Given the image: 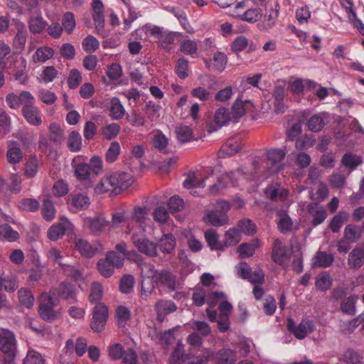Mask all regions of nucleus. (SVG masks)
<instances>
[{"label":"nucleus","instance_id":"49530a36","mask_svg":"<svg viewBox=\"0 0 364 364\" xmlns=\"http://www.w3.org/2000/svg\"><path fill=\"white\" fill-rule=\"evenodd\" d=\"M19 237L18 232L15 231L7 224L0 225V240L14 242Z\"/></svg>","mask_w":364,"mask_h":364},{"label":"nucleus","instance_id":"412c9836","mask_svg":"<svg viewBox=\"0 0 364 364\" xmlns=\"http://www.w3.org/2000/svg\"><path fill=\"white\" fill-rule=\"evenodd\" d=\"M16 341L14 333L8 330L4 331L0 336V350L5 355H16Z\"/></svg>","mask_w":364,"mask_h":364},{"label":"nucleus","instance_id":"b1692460","mask_svg":"<svg viewBox=\"0 0 364 364\" xmlns=\"http://www.w3.org/2000/svg\"><path fill=\"white\" fill-rule=\"evenodd\" d=\"M110 175L112 180L114 194H119L132 184V177L130 174L127 173L119 172Z\"/></svg>","mask_w":364,"mask_h":364},{"label":"nucleus","instance_id":"de8ad7c7","mask_svg":"<svg viewBox=\"0 0 364 364\" xmlns=\"http://www.w3.org/2000/svg\"><path fill=\"white\" fill-rule=\"evenodd\" d=\"M176 133L178 140L181 143L189 142L193 139V130L189 126L177 127Z\"/></svg>","mask_w":364,"mask_h":364},{"label":"nucleus","instance_id":"4468645a","mask_svg":"<svg viewBox=\"0 0 364 364\" xmlns=\"http://www.w3.org/2000/svg\"><path fill=\"white\" fill-rule=\"evenodd\" d=\"M91 328L95 332L102 331L108 317L107 307L103 304H97L93 309Z\"/></svg>","mask_w":364,"mask_h":364},{"label":"nucleus","instance_id":"423d86ee","mask_svg":"<svg viewBox=\"0 0 364 364\" xmlns=\"http://www.w3.org/2000/svg\"><path fill=\"white\" fill-rule=\"evenodd\" d=\"M254 110L255 105L252 101L242 95L237 97L231 107V112L235 122H237L247 113L253 112Z\"/></svg>","mask_w":364,"mask_h":364},{"label":"nucleus","instance_id":"bb28decb","mask_svg":"<svg viewBox=\"0 0 364 364\" xmlns=\"http://www.w3.org/2000/svg\"><path fill=\"white\" fill-rule=\"evenodd\" d=\"M230 122H235L232 112H230L228 108L219 107L215 113L213 128L217 130L228 124Z\"/></svg>","mask_w":364,"mask_h":364},{"label":"nucleus","instance_id":"5fc2aeb1","mask_svg":"<svg viewBox=\"0 0 364 364\" xmlns=\"http://www.w3.org/2000/svg\"><path fill=\"white\" fill-rule=\"evenodd\" d=\"M315 285L318 289L326 291L332 285V278L328 273L323 272L316 277Z\"/></svg>","mask_w":364,"mask_h":364},{"label":"nucleus","instance_id":"6e6552de","mask_svg":"<svg viewBox=\"0 0 364 364\" xmlns=\"http://www.w3.org/2000/svg\"><path fill=\"white\" fill-rule=\"evenodd\" d=\"M314 323L309 319H303L299 324H296L291 318L287 321V329L299 340L305 338L307 335L314 330Z\"/></svg>","mask_w":364,"mask_h":364},{"label":"nucleus","instance_id":"603ef678","mask_svg":"<svg viewBox=\"0 0 364 364\" xmlns=\"http://www.w3.org/2000/svg\"><path fill=\"white\" fill-rule=\"evenodd\" d=\"M262 77L261 73H257L251 77H243L240 80V87L243 90H250L252 88H257L262 90L259 87V82Z\"/></svg>","mask_w":364,"mask_h":364},{"label":"nucleus","instance_id":"a211bd4d","mask_svg":"<svg viewBox=\"0 0 364 364\" xmlns=\"http://www.w3.org/2000/svg\"><path fill=\"white\" fill-rule=\"evenodd\" d=\"M69 210L73 213L86 210L90 204V200L89 197L83 193H72L68 200Z\"/></svg>","mask_w":364,"mask_h":364},{"label":"nucleus","instance_id":"8fccbe9b","mask_svg":"<svg viewBox=\"0 0 364 364\" xmlns=\"http://www.w3.org/2000/svg\"><path fill=\"white\" fill-rule=\"evenodd\" d=\"M53 50L48 46L38 48L33 55L35 62L44 63L53 55Z\"/></svg>","mask_w":364,"mask_h":364},{"label":"nucleus","instance_id":"37998d69","mask_svg":"<svg viewBox=\"0 0 364 364\" xmlns=\"http://www.w3.org/2000/svg\"><path fill=\"white\" fill-rule=\"evenodd\" d=\"M362 230L360 228L353 224H349L344 229V237L350 242H355L361 237Z\"/></svg>","mask_w":364,"mask_h":364},{"label":"nucleus","instance_id":"6ab92c4d","mask_svg":"<svg viewBox=\"0 0 364 364\" xmlns=\"http://www.w3.org/2000/svg\"><path fill=\"white\" fill-rule=\"evenodd\" d=\"M84 226L95 235H100L106 228L109 226V221L106 220L103 217L96 218L87 217L84 220Z\"/></svg>","mask_w":364,"mask_h":364},{"label":"nucleus","instance_id":"aec40b11","mask_svg":"<svg viewBox=\"0 0 364 364\" xmlns=\"http://www.w3.org/2000/svg\"><path fill=\"white\" fill-rule=\"evenodd\" d=\"M290 257L288 248L280 239L274 240L272 245V260L277 264L282 265Z\"/></svg>","mask_w":364,"mask_h":364},{"label":"nucleus","instance_id":"ddd939ff","mask_svg":"<svg viewBox=\"0 0 364 364\" xmlns=\"http://www.w3.org/2000/svg\"><path fill=\"white\" fill-rule=\"evenodd\" d=\"M147 215L148 213L145 207H135L133 210L132 218L127 223L125 233L127 235L135 233L133 230V223H135L138 225L139 230L144 232L145 230L146 221L148 220Z\"/></svg>","mask_w":364,"mask_h":364},{"label":"nucleus","instance_id":"0eeeda50","mask_svg":"<svg viewBox=\"0 0 364 364\" xmlns=\"http://www.w3.org/2000/svg\"><path fill=\"white\" fill-rule=\"evenodd\" d=\"M246 3L242 1L235 6L234 16L249 23L257 21L262 16V9L258 7L247 9Z\"/></svg>","mask_w":364,"mask_h":364},{"label":"nucleus","instance_id":"bf43d9fd","mask_svg":"<svg viewBox=\"0 0 364 364\" xmlns=\"http://www.w3.org/2000/svg\"><path fill=\"white\" fill-rule=\"evenodd\" d=\"M205 239L211 250H220L222 245L219 243L218 235L213 229H209L205 232Z\"/></svg>","mask_w":364,"mask_h":364},{"label":"nucleus","instance_id":"c756f323","mask_svg":"<svg viewBox=\"0 0 364 364\" xmlns=\"http://www.w3.org/2000/svg\"><path fill=\"white\" fill-rule=\"evenodd\" d=\"M155 309L158 319L162 321L166 315L176 311L177 306L171 301L160 300L155 304Z\"/></svg>","mask_w":364,"mask_h":364},{"label":"nucleus","instance_id":"cd10ccee","mask_svg":"<svg viewBox=\"0 0 364 364\" xmlns=\"http://www.w3.org/2000/svg\"><path fill=\"white\" fill-rule=\"evenodd\" d=\"M7 145L6 159L8 162L11 164L19 163L23 159V153L18 144L16 141H9Z\"/></svg>","mask_w":364,"mask_h":364},{"label":"nucleus","instance_id":"f03ea898","mask_svg":"<svg viewBox=\"0 0 364 364\" xmlns=\"http://www.w3.org/2000/svg\"><path fill=\"white\" fill-rule=\"evenodd\" d=\"M55 291L43 292L39 298L38 314L40 317L48 322H53L60 316V311L55 307L58 303V298H55Z\"/></svg>","mask_w":364,"mask_h":364},{"label":"nucleus","instance_id":"6e6d98bb","mask_svg":"<svg viewBox=\"0 0 364 364\" xmlns=\"http://www.w3.org/2000/svg\"><path fill=\"white\" fill-rule=\"evenodd\" d=\"M95 191L98 194H102L109 191L114 193V186L111 175L102 178L100 182L95 186Z\"/></svg>","mask_w":364,"mask_h":364},{"label":"nucleus","instance_id":"a19ab883","mask_svg":"<svg viewBox=\"0 0 364 364\" xmlns=\"http://www.w3.org/2000/svg\"><path fill=\"white\" fill-rule=\"evenodd\" d=\"M215 358L220 364H234L236 361V353L230 349H223L217 352Z\"/></svg>","mask_w":364,"mask_h":364},{"label":"nucleus","instance_id":"f8f14e48","mask_svg":"<svg viewBox=\"0 0 364 364\" xmlns=\"http://www.w3.org/2000/svg\"><path fill=\"white\" fill-rule=\"evenodd\" d=\"M132 240L134 247L140 252L149 257H156L158 245L145 237H137L136 233H132Z\"/></svg>","mask_w":364,"mask_h":364},{"label":"nucleus","instance_id":"79ce46f5","mask_svg":"<svg viewBox=\"0 0 364 364\" xmlns=\"http://www.w3.org/2000/svg\"><path fill=\"white\" fill-rule=\"evenodd\" d=\"M18 31L14 40V46L18 50H22L26 44L27 38V31L25 25L23 23H18L17 25Z\"/></svg>","mask_w":364,"mask_h":364},{"label":"nucleus","instance_id":"c9c22d12","mask_svg":"<svg viewBox=\"0 0 364 364\" xmlns=\"http://www.w3.org/2000/svg\"><path fill=\"white\" fill-rule=\"evenodd\" d=\"M176 238L172 234H165L159 240V247L164 254H171L176 247Z\"/></svg>","mask_w":364,"mask_h":364},{"label":"nucleus","instance_id":"4c0bfd02","mask_svg":"<svg viewBox=\"0 0 364 364\" xmlns=\"http://www.w3.org/2000/svg\"><path fill=\"white\" fill-rule=\"evenodd\" d=\"M46 22L43 19L40 12H36L28 21V28L31 33H39L46 27Z\"/></svg>","mask_w":364,"mask_h":364},{"label":"nucleus","instance_id":"052dcab7","mask_svg":"<svg viewBox=\"0 0 364 364\" xmlns=\"http://www.w3.org/2000/svg\"><path fill=\"white\" fill-rule=\"evenodd\" d=\"M363 357L355 350L348 349L342 355L341 360L348 364H363L361 360Z\"/></svg>","mask_w":364,"mask_h":364},{"label":"nucleus","instance_id":"680f3d73","mask_svg":"<svg viewBox=\"0 0 364 364\" xmlns=\"http://www.w3.org/2000/svg\"><path fill=\"white\" fill-rule=\"evenodd\" d=\"M38 170V161L36 156H31L25 164V174L32 178L37 173Z\"/></svg>","mask_w":364,"mask_h":364},{"label":"nucleus","instance_id":"9b49d317","mask_svg":"<svg viewBox=\"0 0 364 364\" xmlns=\"http://www.w3.org/2000/svg\"><path fill=\"white\" fill-rule=\"evenodd\" d=\"M73 244L80 255L87 258L94 257L97 251L102 249L101 244L97 240L89 243L87 240L77 236L75 237Z\"/></svg>","mask_w":364,"mask_h":364},{"label":"nucleus","instance_id":"7ed1b4c3","mask_svg":"<svg viewBox=\"0 0 364 364\" xmlns=\"http://www.w3.org/2000/svg\"><path fill=\"white\" fill-rule=\"evenodd\" d=\"M141 274V297L147 301L155 292L154 282L159 274V270L150 263H143L140 266Z\"/></svg>","mask_w":364,"mask_h":364},{"label":"nucleus","instance_id":"4d7b16f0","mask_svg":"<svg viewBox=\"0 0 364 364\" xmlns=\"http://www.w3.org/2000/svg\"><path fill=\"white\" fill-rule=\"evenodd\" d=\"M63 29L70 34L73 32L76 25L75 18L74 14L72 12L68 11L64 14L62 18Z\"/></svg>","mask_w":364,"mask_h":364},{"label":"nucleus","instance_id":"dca6fc26","mask_svg":"<svg viewBox=\"0 0 364 364\" xmlns=\"http://www.w3.org/2000/svg\"><path fill=\"white\" fill-rule=\"evenodd\" d=\"M50 291H55V298H60L68 301L70 304L77 302V289L74 284L69 282H61L57 288Z\"/></svg>","mask_w":364,"mask_h":364},{"label":"nucleus","instance_id":"2eb2a0df","mask_svg":"<svg viewBox=\"0 0 364 364\" xmlns=\"http://www.w3.org/2000/svg\"><path fill=\"white\" fill-rule=\"evenodd\" d=\"M288 83L291 91H304L305 88L316 90V91H328L326 87H321L316 82L309 79H301L292 76L288 80Z\"/></svg>","mask_w":364,"mask_h":364},{"label":"nucleus","instance_id":"0e129e2a","mask_svg":"<svg viewBox=\"0 0 364 364\" xmlns=\"http://www.w3.org/2000/svg\"><path fill=\"white\" fill-rule=\"evenodd\" d=\"M238 227L240 231L247 235H252L257 231L255 224L250 219H242L239 221Z\"/></svg>","mask_w":364,"mask_h":364},{"label":"nucleus","instance_id":"20e7f679","mask_svg":"<svg viewBox=\"0 0 364 364\" xmlns=\"http://www.w3.org/2000/svg\"><path fill=\"white\" fill-rule=\"evenodd\" d=\"M215 210H208L205 212L203 220L206 224L215 227H220L228 223L227 213L230 209V203L224 200L216 202Z\"/></svg>","mask_w":364,"mask_h":364},{"label":"nucleus","instance_id":"69168bd1","mask_svg":"<svg viewBox=\"0 0 364 364\" xmlns=\"http://www.w3.org/2000/svg\"><path fill=\"white\" fill-rule=\"evenodd\" d=\"M116 317L118 326L123 327L130 318V311L127 307L120 306L116 310Z\"/></svg>","mask_w":364,"mask_h":364},{"label":"nucleus","instance_id":"338daca9","mask_svg":"<svg viewBox=\"0 0 364 364\" xmlns=\"http://www.w3.org/2000/svg\"><path fill=\"white\" fill-rule=\"evenodd\" d=\"M135 279L131 274L124 275L120 281V290L124 294H128L133 290Z\"/></svg>","mask_w":364,"mask_h":364},{"label":"nucleus","instance_id":"ea45409f","mask_svg":"<svg viewBox=\"0 0 364 364\" xmlns=\"http://www.w3.org/2000/svg\"><path fill=\"white\" fill-rule=\"evenodd\" d=\"M164 31V29L162 27L146 24L143 27L135 30L134 33H132V35L135 34L136 36H139L140 38H141L142 33H145L146 34L151 35V36L159 40V37L162 35Z\"/></svg>","mask_w":364,"mask_h":364},{"label":"nucleus","instance_id":"c85d7f7f","mask_svg":"<svg viewBox=\"0 0 364 364\" xmlns=\"http://www.w3.org/2000/svg\"><path fill=\"white\" fill-rule=\"evenodd\" d=\"M159 284H164L172 290L177 288V282L175 276L168 270H161L159 272L154 282V286L156 287V285Z\"/></svg>","mask_w":364,"mask_h":364},{"label":"nucleus","instance_id":"a18cd8bd","mask_svg":"<svg viewBox=\"0 0 364 364\" xmlns=\"http://www.w3.org/2000/svg\"><path fill=\"white\" fill-rule=\"evenodd\" d=\"M277 12L274 10L269 11L267 13L262 21L258 24V28L260 31H267L273 27L277 19Z\"/></svg>","mask_w":364,"mask_h":364},{"label":"nucleus","instance_id":"1a4fd4ad","mask_svg":"<svg viewBox=\"0 0 364 364\" xmlns=\"http://www.w3.org/2000/svg\"><path fill=\"white\" fill-rule=\"evenodd\" d=\"M183 348V345L179 342L169 358V364H206L207 357L200 358L196 362L191 361V355L184 353Z\"/></svg>","mask_w":364,"mask_h":364},{"label":"nucleus","instance_id":"2f4dec72","mask_svg":"<svg viewBox=\"0 0 364 364\" xmlns=\"http://www.w3.org/2000/svg\"><path fill=\"white\" fill-rule=\"evenodd\" d=\"M333 261L334 256L333 254L318 251L313 259L312 264L314 267L326 268L331 266Z\"/></svg>","mask_w":364,"mask_h":364},{"label":"nucleus","instance_id":"39448f33","mask_svg":"<svg viewBox=\"0 0 364 364\" xmlns=\"http://www.w3.org/2000/svg\"><path fill=\"white\" fill-rule=\"evenodd\" d=\"M224 299L225 295L223 291H211L207 294L202 287L196 288L193 293V300L197 306H203L205 301L209 305L214 306L218 301Z\"/></svg>","mask_w":364,"mask_h":364},{"label":"nucleus","instance_id":"72a5a7b5","mask_svg":"<svg viewBox=\"0 0 364 364\" xmlns=\"http://www.w3.org/2000/svg\"><path fill=\"white\" fill-rule=\"evenodd\" d=\"M269 95L271 94V97L269 96H265L266 98H268L269 106H274V111L277 113H282L284 111V92H269Z\"/></svg>","mask_w":364,"mask_h":364},{"label":"nucleus","instance_id":"09e8293b","mask_svg":"<svg viewBox=\"0 0 364 364\" xmlns=\"http://www.w3.org/2000/svg\"><path fill=\"white\" fill-rule=\"evenodd\" d=\"M18 299L22 305L28 309L33 307L34 304V296L31 291L26 288H21L18 291Z\"/></svg>","mask_w":364,"mask_h":364},{"label":"nucleus","instance_id":"e433bc0d","mask_svg":"<svg viewBox=\"0 0 364 364\" xmlns=\"http://www.w3.org/2000/svg\"><path fill=\"white\" fill-rule=\"evenodd\" d=\"M23 114L27 122L34 126H38L41 123V117L37 109L32 106V104H28L23 107Z\"/></svg>","mask_w":364,"mask_h":364},{"label":"nucleus","instance_id":"4be33fe9","mask_svg":"<svg viewBox=\"0 0 364 364\" xmlns=\"http://www.w3.org/2000/svg\"><path fill=\"white\" fill-rule=\"evenodd\" d=\"M243 174L245 173L242 169H238L237 171L225 173L222 176L221 179L218 180L217 183L209 187L210 192L213 194L218 193L220 191L226 187V185L223 183L222 181H226L227 179L230 180L232 185H236L238 178L241 176H243Z\"/></svg>","mask_w":364,"mask_h":364},{"label":"nucleus","instance_id":"f3484780","mask_svg":"<svg viewBox=\"0 0 364 364\" xmlns=\"http://www.w3.org/2000/svg\"><path fill=\"white\" fill-rule=\"evenodd\" d=\"M73 224L65 217L60 218V222L53 225L48 230V237L52 241L61 238L67 230L73 229Z\"/></svg>","mask_w":364,"mask_h":364},{"label":"nucleus","instance_id":"473e14b6","mask_svg":"<svg viewBox=\"0 0 364 364\" xmlns=\"http://www.w3.org/2000/svg\"><path fill=\"white\" fill-rule=\"evenodd\" d=\"M341 163L351 172L363 163V159L360 156L347 152L343 156Z\"/></svg>","mask_w":364,"mask_h":364},{"label":"nucleus","instance_id":"393cba45","mask_svg":"<svg viewBox=\"0 0 364 364\" xmlns=\"http://www.w3.org/2000/svg\"><path fill=\"white\" fill-rule=\"evenodd\" d=\"M348 264L350 269H358L364 264V245H358L349 253Z\"/></svg>","mask_w":364,"mask_h":364},{"label":"nucleus","instance_id":"13d9d810","mask_svg":"<svg viewBox=\"0 0 364 364\" xmlns=\"http://www.w3.org/2000/svg\"><path fill=\"white\" fill-rule=\"evenodd\" d=\"M61 269L65 274L71 277L75 281L81 280L83 279L82 271L73 265L64 264H62Z\"/></svg>","mask_w":364,"mask_h":364},{"label":"nucleus","instance_id":"c03bdc74","mask_svg":"<svg viewBox=\"0 0 364 364\" xmlns=\"http://www.w3.org/2000/svg\"><path fill=\"white\" fill-rule=\"evenodd\" d=\"M67 145L70 151L77 152L82 147V136L77 131H72L68 138Z\"/></svg>","mask_w":364,"mask_h":364},{"label":"nucleus","instance_id":"f257e3e1","mask_svg":"<svg viewBox=\"0 0 364 364\" xmlns=\"http://www.w3.org/2000/svg\"><path fill=\"white\" fill-rule=\"evenodd\" d=\"M286 151L281 149H271L267 151V158L256 156L252 166L255 169V174L263 178H268L274 173L282 171L284 164L282 163L286 156Z\"/></svg>","mask_w":364,"mask_h":364},{"label":"nucleus","instance_id":"774afa93","mask_svg":"<svg viewBox=\"0 0 364 364\" xmlns=\"http://www.w3.org/2000/svg\"><path fill=\"white\" fill-rule=\"evenodd\" d=\"M42 355L36 350H29L23 360V364H44Z\"/></svg>","mask_w":364,"mask_h":364},{"label":"nucleus","instance_id":"e2e57ef3","mask_svg":"<svg viewBox=\"0 0 364 364\" xmlns=\"http://www.w3.org/2000/svg\"><path fill=\"white\" fill-rule=\"evenodd\" d=\"M103 295V289L98 282H93L90 287V294L89 301L91 303H95L101 300Z\"/></svg>","mask_w":364,"mask_h":364},{"label":"nucleus","instance_id":"7c9ffc66","mask_svg":"<svg viewBox=\"0 0 364 364\" xmlns=\"http://www.w3.org/2000/svg\"><path fill=\"white\" fill-rule=\"evenodd\" d=\"M153 146L164 154L169 153L168 139L160 130H156L152 139Z\"/></svg>","mask_w":364,"mask_h":364},{"label":"nucleus","instance_id":"58836bf2","mask_svg":"<svg viewBox=\"0 0 364 364\" xmlns=\"http://www.w3.org/2000/svg\"><path fill=\"white\" fill-rule=\"evenodd\" d=\"M240 144L237 140L230 139L221 147L219 154L220 157L230 156L240 150Z\"/></svg>","mask_w":364,"mask_h":364},{"label":"nucleus","instance_id":"864d4df0","mask_svg":"<svg viewBox=\"0 0 364 364\" xmlns=\"http://www.w3.org/2000/svg\"><path fill=\"white\" fill-rule=\"evenodd\" d=\"M348 214L346 212L341 211L333 216L329 224V228L333 232H338L344 223L348 219Z\"/></svg>","mask_w":364,"mask_h":364},{"label":"nucleus","instance_id":"a878e982","mask_svg":"<svg viewBox=\"0 0 364 364\" xmlns=\"http://www.w3.org/2000/svg\"><path fill=\"white\" fill-rule=\"evenodd\" d=\"M308 212L312 218L311 224L314 227L323 223L328 215L325 208L317 203H311L308 205Z\"/></svg>","mask_w":364,"mask_h":364},{"label":"nucleus","instance_id":"f704fd0d","mask_svg":"<svg viewBox=\"0 0 364 364\" xmlns=\"http://www.w3.org/2000/svg\"><path fill=\"white\" fill-rule=\"evenodd\" d=\"M48 136L55 144H60L65 140L64 130L60 124L53 122L48 127Z\"/></svg>","mask_w":364,"mask_h":364},{"label":"nucleus","instance_id":"5701e85b","mask_svg":"<svg viewBox=\"0 0 364 364\" xmlns=\"http://www.w3.org/2000/svg\"><path fill=\"white\" fill-rule=\"evenodd\" d=\"M9 106L12 109L23 107L28 104H33L34 99L30 92H19L18 95L11 92L6 97Z\"/></svg>","mask_w":364,"mask_h":364},{"label":"nucleus","instance_id":"9d476101","mask_svg":"<svg viewBox=\"0 0 364 364\" xmlns=\"http://www.w3.org/2000/svg\"><path fill=\"white\" fill-rule=\"evenodd\" d=\"M27 63L22 56H16L13 63L9 65V70L15 81L20 85H26L28 77L26 72Z\"/></svg>","mask_w":364,"mask_h":364},{"label":"nucleus","instance_id":"3c124183","mask_svg":"<svg viewBox=\"0 0 364 364\" xmlns=\"http://www.w3.org/2000/svg\"><path fill=\"white\" fill-rule=\"evenodd\" d=\"M358 299V296L354 294L345 299L341 304L342 311L351 316L355 314V303Z\"/></svg>","mask_w":364,"mask_h":364}]
</instances>
